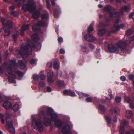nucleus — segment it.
<instances>
[{
    "instance_id": "1",
    "label": "nucleus",
    "mask_w": 134,
    "mask_h": 134,
    "mask_svg": "<svg viewBox=\"0 0 134 134\" xmlns=\"http://www.w3.org/2000/svg\"><path fill=\"white\" fill-rule=\"evenodd\" d=\"M16 61L15 59L10 60L9 63H3V66L5 69H7V71L9 74V77L8 78V80L9 82L11 83H16V81L13 79L16 78L17 75L20 78H21L24 74L21 72L18 71L14 72L12 71V67L13 66L14 69H16L18 67V65L15 63Z\"/></svg>"
},
{
    "instance_id": "2",
    "label": "nucleus",
    "mask_w": 134,
    "mask_h": 134,
    "mask_svg": "<svg viewBox=\"0 0 134 134\" xmlns=\"http://www.w3.org/2000/svg\"><path fill=\"white\" fill-rule=\"evenodd\" d=\"M134 40V35L129 41L127 40L125 42H123L122 41H121L116 44V46L112 44H109L108 46V49L110 52L112 53L124 52L126 45L130 44L131 41Z\"/></svg>"
},
{
    "instance_id": "3",
    "label": "nucleus",
    "mask_w": 134,
    "mask_h": 134,
    "mask_svg": "<svg viewBox=\"0 0 134 134\" xmlns=\"http://www.w3.org/2000/svg\"><path fill=\"white\" fill-rule=\"evenodd\" d=\"M41 47V44L39 43H38L36 46L32 47L27 43H23L21 46L20 50H16V53L14 54L15 55L20 54L24 57H27L28 55L32 54L31 50L32 48H35L38 51L40 49Z\"/></svg>"
},
{
    "instance_id": "4",
    "label": "nucleus",
    "mask_w": 134,
    "mask_h": 134,
    "mask_svg": "<svg viewBox=\"0 0 134 134\" xmlns=\"http://www.w3.org/2000/svg\"><path fill=\"white\" fill-rule=\"evenodd\" d=\"M36 5L32 0L29 1L27 3L24 4L22 8L24 11H29L32 13L33 14V17L34 18L36 19L39 17L40 14V11L36 10Z\"/></svg>"
},
{
    "instance_id": "5",
    "label": "nucleus",
    "mask_w": 134,
    "mask_h": 134,
    "mask_svg": "<svg viewBox=\"0 0 134 134\" xmlns=\"http://www.w3.org/2000/svg\"><path fill=\"white\" fill-rule=\"evenodd\" d=\"M39 116L41 118L42 116L47 115L51 117L53 121H54L57 119L58 115L54 112L53 109L50 107H47L43 110H40Z\"/></svg>"
},
{
    "instance_id": "6",
    "label": "nucleus",
    "mask_w": 134,
    "mask_h": 134,
    "mask_svg": "<svg viewBox=\"0 0 134 134\" xmlns=\"http://www.w3.org/2000/svg\"><path fill=\"white\" fill-rule=\"evenodd\" d=\"M32 126L36 130L42 131L43 129L41 121L40 119H37V115H32L31 116Z\"/></svg>"
},
{
    "instance_id": "7",
    "label": "nucleus",
    "mask_w": 134,
    "mask_h": 134,
    "mask_svg": "<svg viewBox=\"0 0 134 134\" xmlns=\"http://www.w3.org/2000/svg\"><path fill=\"white\" fill-rule=\"evenodd\" d=\"M1 21L5 28V35H9L10 34V29L12 26V23L10 20L6 21L3 18L1 19Z\"/></svg>"
},
{
    "instance_id": "8",
    "label": "nucleus",
    "mask_w": 134,
    "mask_h": 134,
    "mask_svg": "<svg viewBox=\"0 0 134 134\" xmlns=\"http://www.w3.org/2000/svg\"><path fill=\"white\" fill-rule=\"evenodd\" d=\"M104 9L109 13L110 16L111 17H118L120 15L119 13L116 12L114 8L111 6H105L104 7Z\"/></svg>"
},
{
    "instance_id": "9",
    "label": "nucleus",
    "mask_w": 134,
    "mask_h": 134,
    "mask_svg": "<svg viewBox=\"0 0 134 134\" xmlns=\"http://www.w3.org/2000/svg\"><path fill=\"white\" fill-rule=\"evenodd\" d=\"M6 121L7 125L8 128V130L10 132L13 133L15 132V130L13 127V122L12 118L9 117H7L6 118Z\"/></svg>"
},
{
    "instance_id": "10",
    "label": "nucleus",
    "mask_w": 134,
    "mask_h": 134,
    "mask_svg": "<svg viewBox=\"0 0 134 134\" xmlns=\"http://www.w3.org/2000/svg\"><path fill=\"white\" fill-rule=\"evenodd\" d=\"M120 110L118 107L114 108L110 111V113L112 116L113 117V121L115 122L117 121V120L116 116L119 114Z\"/></svg>"
},
{
    "instance_id": "11",
    "label": "nucleus",
    "mask_w": 134,
    "mask_h": 134,
    "mask_svg": "<svg viewBox=\"0 0 134 134\" xmlns=\"http://www.w3.org/2000/svg\"><path fill=\"white\" fill-rule=\"evenodd\" d=\"M47 23L42 21H39L37 24H34L32 26V29L35 31H39V28L41 27L47 25Z\"/></svg>"
},
{
    "instance_id": "12",
    "label": "nucleus",
    "mask_w": 134,
    "mask_h": 134,
    "mask_svg": "<svg viewBox=\"0 0 134 134\" xmlns=\"http://www.w3.org/2000/svg\"><path fill=\"white\" fill-rule=\"evenodd\" d=\"M43 108V107H42L39 110V115H38V116L40 118H41L39 116V115L40 114H39V110H43L44 109H42ZM42 116V117L41 118H42L43 116ZM44 116H45L43 118V123L44 125H45L46 126H48L50 125L51 124V119L49 118L47 116H48L47 115H44Z\"/></svg>"
},
{
    "instance_id": "13",
    "label": "nucleus",
    "mask_w": 134,
    "mask_h": 134,
    "mask_svg": "<svg viewBox=\"0 0 134 134\" xmlns=\"http://www.w3.org/2000/svg\"><path fill=\"white\" fill-rule=\"evenodd\" d=\"M72 127V125H69V123L66 124L62 128V133L63 134H72L70 130V127Z\"/></svg>"
},
{
    "instance_id": "14",
    "label": "nucleus",
    "mask_w": 134,
    "mask_h": 134,
    "mask_svg": "<svg viewBox=\"0 0 134 134\" xmlns=\"http://www.w3.org/2000/svg\"><path fill=\"white\" fill-rule=\"evenodd\" d=\"M120 21V19L119 18H118L115 21L114 25V27L117 31L119 30L120 28L123 29L125 27V24L123 23L121 24L120 26L118 25V23Z\"/></svg>"
},
{
    "instance_id": "15",
    "label": "nucleus",
    "mask_w": 134,
    "mask_h": 134,
    "mask_svg": "<svg viewBox=\"0 0 134 134\" xmlns=\"http://www.w3.org/2000/svg\"><path fill=\"white\" fill-rule=\"evenodd\" d=\"M129 124V122L125 119H123L121 121L120 126V131L122 132L124 131V126L127 125Z\"/></svg>"
},
{
    "instance_id": "16",
    "label": "nucleus",
    "mask_w": 134,
    "mask_h": 134,
    "mask_svg": "<svg viewBox=\"0 0 134 134\" xmlns=\"http://www.w3.org/2000/svg\"><path fill=\"white\" fill-rule=\"evenodd\" d=\"M53 73L50 71L48 73L47 75L48 82L49 84H51L54 81V80L53 78Z\"/></svg>"
},
{
    "instance_id": "17",
    "label": "nucleus",
    "mask_w": 134,
    "mask_h": 134,
    "mask_svg": "<svg viewBox=\"0 0 134 134\" xmlns=\"http://www.w3.org/2000/svg\"><path fill=\"white\" fill-rule=\"evenodd\" d=\"M2 106L5 109H8L11 108L12 104L11 103L8 101H6L3 103Z\"/></svg>"
},
{
    "instance_id": "18",
    "label": "nucleus",
    "mask_w": 134,
    "mask_h": 134,
    "mask_svg": "<svg viewBox=\"0 0 134 134\" xmlns=\"http://www.w3.org/2000/svg\"><path fill=\"white\" fill-rule=\"evenodd\" d=\"M63 93L65 95L71 96H75V93L72 92L70 90H65L63 91Z\"/></svg>"
},
{
    "instance_id": "19",
    "label": "nucleus",
    "mask_w": 134,
    "mask_h": 134,
    "mask_svg": "<svg viewBox=\"0 0 134 134\" xmlns=\"http://www.w3.org/2000/svg\"><path fill=\"white\" fill-rule=\"evenodd\" d=\"M81 51L82 52L86 53H88L89 52V49L85 44H82L81 46Z\"/></svg>"
},
{
    "instance_id": "20",
    "label": "nucleus",
    "mask_w": 134,
    "mask_h": 134,
    "mask_svg": "<svg viewBox=\"0 0 134 134\" xmlns=\"http://www.w3.org/2000/svg\"><path fill=\"white\" fill-rule=\"evenodd\" d=\"M133 115L132 112L130 110H127L126 111L125 116L128 119L131 118Z\"/></svg>"
},
{
    "instance_id": "21",
    "label": "nucleus",
    "mask_w": 134,
    "mask_h": 134,
    "mask_svg": "<svg viewBox=\"0 0 134 134\" xmlns=\"http://www.w3.org/2000/svg\"><path fill=\"white\" fill-rule=\"evenodd\" d=\"M60 62L59 61H55L54 62L53 67L56 69H58L60 68Z\"/></svg>"
},
{
    "instance_id": "22",
    "label": "nucleus",
    "mask_w": 134,
    "mask_h": 134,
    "mask_svg": "<svg viewBox=\"0 0 134 134\" xmlns=\"http://www.w3.org/2000/svg\"><path fill=\"white\" fill-rule=\"evenodd\" d=\"M18 66L21 69H24L26 67V65L25 63L22 60H19L18 62Z\"/></svg>"
},
{
    "instance_id": "23",
    "label": "nucleus",
    "mask_w": 134,
    "mask_h": 134,
    "mask_svg": "<svg viewBox=\"0 0 134 134\" xmlns=\"http://www.w3.org/2000/svg\"><path fill=\"white\" fill-rule=\"evenodd\" d=\"M54 121L55 125L57 127H59L62 125V121L60 119H57Z\"/></svg>"
},
{
    "instance_id": "24",
    "label": "nucleus",
    "mask_w": 134,
    "mask_h": 134,
    "mask_svg": "<svg viewBox=\"0 0 134 134\" xmlns=\"http://www.w3.org/2000/svg\"><path fill=\"white\" fill-rule=\"evenodd\" d=\"M112 117V116L111 114H110V116H107L105 117V119L109 126H110V124L111 123V118Z\"/></svg>"
},
{
    "instance_id": "25",
    "label": "nucleus",
    "mask_w": 134,
    "mask_h": 134,
    "mask_svg": "<svg viewBox=\"0 0 134 134\" xmlns=\"http://www.w3.org/2000/svg\"><path fill=\"white\" fill-rule=\"evenodd\" d=\"M19 34V31H16L13 35L12 37L14 41L15 42L16 41V39L18 37Z\"/></svg>"
},
{
    "instance_id": "26",
    "label": "nucleus",
    "mask_w": 134,
    "mask_h": 134,
    "mask_svg": "<svg viewBox=\"0 0 134 134\" xmlns=\"http://www.w3.org/2000/svg\"><path fill=\"white\" fill-rule=\"evenodd\" d=\"M31 38L33 41L36 42L39 40V38L36 34H35L31 36Z\"/></svg>"
},
{
    "instance_id": "27",
    "label": "nucleus",
    "mask_w": 134,
    "mask_h": 134,
    "mask_svg": "<svg viewBox=\"0 0 134 134\" xmlns=\"http://www.w3.org/2000/svg\"><path fill=\"white\" fill-rule=\"evenodd\" d=\"M130 9V6L129 5H126L121 8L122 11L124 10L127 12L129 11Z\"/></svg>"
},
{
    "instance_id": "28",
    "label": "nucleus",
    "mask_w": 134,
    "mask_h": 134,
    "mask_svg": "<svg viewBox=\"0 0 134 134\" xmlns=\"http://www.w3.org/2000/svg\"><path fill=\"white\" fill-rule=\"evenodd\" d=\"M106 31L104 29H100L98 31V34L99 36H102L104 34Z\"/></svg>"
},
{
    "instance_id": "29",
    "label": "nucleus",
    "mask_w": 134,
    "mask_h": 134,
    "mask_svg": "<svg viewBox=\"0 0 134 134\" xmlns=\"http://www.w3.org/2000/svg\"><path fill=\"white\" fill-rule=\"evenodd\" d=\"M89 34H85L84 36L85 39L87 41L90 42H92L93 41V39L90 38Z\"/></svg>"
},
{
    "instance_id": "30",
    "label": "nucleus",
    "mask_w": 134,
    "mask_h": 134,
    "mask_svg": "<svg viewBox=\"0 0 134 134\" xmlns=\"http://www.w3.org/2000/svg\"><path fill=\"white\" fill-rule=\"evenodd\" d=\"M11 108L14 111H16L19 109V107L18 104H14Z\"/></svg>"
},
{
    "instance_id": "31",
    "label": "nucleus",
    "mask_w": 134,
    "mask_h": 134,
    "mask_svg": "<svg viewBox=\"0 0 134 134\" xmlns=\"http://www.w3.org/2000/svg\"><path fill=\"white\" fill-rule=\"evenodd\" d=\"M124 101L131 104L132 102L130 98L129 97L125 96L124 98Z\"/></svg>"
},
{
    "instance_id": "32",
    "label": "nucleus",
    "mask_w": 134,
    "mask_h": 134,
    "mask_svg": "<svg viewBox=\"0 0 134 134\" xmlns=\"http://www.w3.org/2000/svg\"><path fill=\"white\" fill-rule=\"evenodd\" d=\"M57 83L58 86H63L65 84L64 81L60 80H58L57 82Z\"/></svg>"
},
{
    "instance_id": "33",
    "label": "nucleus",
    "mask_w": 134,
    "mask_h": 134,
    "mask_svg": "<svg viewBox=\"0 0 134 134\" xmlns=\"http://www.w3.org/2000/svg\"><path fill=\"white\" fill-rule=\"evenodd\" d=\"M121 100V98L120 97L117 96L115 98V101L117 103H120Z\"/></svg>"
},
{
    "instance_id": "34",
    "label": "nucleus",
    "mask_w": 134,
    "mask_h": 134,
    "mask_svg": "<svg viewBox=\"0 0 134 134\" xmlns=\"http://www.w3.org/2000/svg\"><path fill=\"white\" fill-rule=\"evenodd\" d=\"M94 29L93 26L91 25H90L89 26L88 29V32L89 33H90L93 31Z\"/></svg>"
},
{
    "instance_id": "35",
    "label": "nucleus",
    "mask_w": 134,
    "mask_h": 134,
    "mask_svg": "<svg viewBox=\"0 0 134 134\" xmlns=\"http://www.w3.org/2000/svg\"><path fill=\"white\" fill-rule=\"evenodd\" d=\"M41 16L42 19H47L48 17V13H47L42 15Z\"/></svg>"
},
{
    "instance_id": "36",
    "label": "nucleus",
    "mask_w": 134,
    "mask_h": 134,
    "mask_svg": "<svg viewBox=\"0 0 134 134\" xmlns=\"http://www.w3.org/2000/svg\"><path fill=\"white\" fill-rule=\"evenodd\" d=\"M37 60H36L34 59H31L30 61V63L31 64L33 65H35L36 64V62Z\"/></svg>"
},
{
    "instance_id": "37",
    "label": "nucleus",
    "mask_w": 134,
    "mask_h": 134,
    "mask_svg": "<svg viewBox=\"0 0 134 134\" xmlns=\"http://www.w3.org/2000/svg\"><path fill=\"white\" fill-rule=\"evenodd\" d=\"M39 85L40 87H44L45 86V84L44 82L40 81L39 83Z\"/></svg>"
},
{
    "instance_id": "38",
    "label": "nucleus",
    "mask_w": 134,
    "mask_h": 134,
    "mask_svg": "<svg viewBox=\"0 0 134 134\" xmlns=\"http://www.w3.org/2000/svg\"><path fill=\"white\" fill-rule=\"evenodd\" d=\"M29 25L28 24H24L22 27V29L24 30H27L28 28Z\"/></svg>"
},
{
    "instance_id": "39",
    "label": "nucleus",
    "mask_w": 134,
    "mask_h": 134,
    "mask_svg": "<svg viewBox=\"0 0 134 134\" xmlns=\"http://www.w3.org/2000/svg\"><path fill=\"white\" fill-rule=\"evenodd\" d=\"M33 78L35 80H38L39 79V75L37 74H35L33 75Z\"/></svg>"
},
{
    "instance_id": "40",
    "label": "nucleus",
    "mask_w": 134,
    "mask_h": 134,
    "mask_svg": "<svg viewBox=\"0 0 134 134\" xmlns=\"http://www.w3.org/2000/svg\"><path fill=\"white\" fill-rule=\"evenodd\" d=\"M15 2H17L18 0H14ZM26 0H19V4H18V5L19 6H20V5L22 4Z\"/></svg>"
},
{
    "instance_id": "41",
    "label": "nucleus",
    "mask_w": 134,
    "mask_h": 134,
    "mask_svg": "<svg viewBox=\"0 0 134 134\" xmlns=\"http://www.w3.org/2000/svg\"><path fill=\"white\" fill-rule=\"evenodd\" d=\"M78 94L80 96H81L82 97H87L88 96V95L87 94H86L83 93H82L81 92H79L78 93Z\"/></svg>"
},
{
    "instance_id": "42",
    "label": "nucleus",
    "mask_w": 134,
    "mask_h": 134,
    "mask_svg": "<svg viewBox=\"0 0 134 134\" xmlns=\"http://www.w3.org/2000/svg\"><path fill=\"white\" fill-rule=\"evenodd\" d=\"M99 108L100 110L103 112H104L106 110L105 108L101 105H99Z\"/></svg>"
},
{
    "instance_id": "43",
    "label": "nucleus",
    "mask_w": 134,
    "mask_h": 134,
    "mask_svg": "<svg viewBox=\"0 0 134 134\" xmlns=\"http://www.w3.org/2000/svg\"><path fill=\"white\" fill-rule=\"evenodd\" d=\"M92 98L91 97H87L86 99V100L87 102H91L92 101Z\"/></svg>"
},
{
    "instance_id": "44",
    "label": "nucleus",
    "mask_w": 134,
    "mask_h": 134,
    "mask_svg": "<svg viewBox=\"0 0 134 134\" xmlns=\"http://www.w3.org/2000/svg\"><path fill=\"white\" fill-rule=\"evenodd\" d=\"M89 37H90V38H91V39H93V41H92V42L96 40V38L93 35H91L89 34Z\"/></svg>"
},
{
    "instance_id": "45",
    "label": "nucleus",
    "mask_w": 134,
    "mask_h": 134,
    "mask_svg": "<svg viewBox=\"0 0 134 134\" xmlns=\"http://www.w3.org/2000/svg\"><path fill=\"white\" fill-rule=\"evenodd\" d=\"M46 91L47 92H51L52 91L51 88L49 86H47L46 88Z\"/></svg>"
},
{
    "instance_id": "46",
    "label": "nucleus",
    "mask_w": 134,
    "mask_h": 134,
    "mask_svg": "<svg viewBox=\"0 0 134 134\" xmlns=\"http://www.w3.org/2000/svg\"><path fill=\"white\" fill-rule=\"evenodd\" d=\"M132 30L129 29L127 30L126 32V34L128 35H130L132 33Z\"/></svg>"
},
{
    "instance_id": "47",
    "label": "nucleus",
    "mask_w": 134,
    "mask_h": 134,
    "mask_svg": "<svg viewBox=\"0 0 134 134\" xmlns=\"http://www.w3.org/2000/svg\"><path fill=\"white\" fill-rule=\"evenodd\" d=\"M88 46L90 49H93L95 48L94 46L91 43L89 44Z\"/></svg>"
},
{
    "instance_id": "48",
    "label": "nucleus",
    "mask_w": 134,
    "mask_h": 134,
    "mask_svg": "<svg viewBox=\"0 0 134 134\" xmlns=\"http://www.w3.org/2000/svg\"><path fill=\"white\" fill-rule=\"evenodd\" d=\"M40 78L42 80H44L46 78V76L43 74L41 75L40 76Z\"/></svg>"
},
{
    "instance_id": "49",
    "label": "nucleus",
    "mask_w": 134,
    "mask_h": 134,
    "mask_svg": "<svg viewBox=\"0 0 134 134\" xmlns=\"http://www.w3.org/2000/svg\"><path fill=\"white\" fill-rule=\"evenodd\" d=\"M46 2L47 4V7L48 9H49L50 7L49 2L47 0L46 1Z\"/></svg>"
},
{
    "instance_id": "50",
    "label": "nucleus",
    "mask_w": 134,
    "mask_h": 134,
    "mask_svg": "<svg viewBox=\"0 0 134 134\" xmlns=\"http://www.w3.org/2000/svg\"><path fill=\"white\" fill-rule=\"evenodd\" d=\"M126 134H134V130H132L127 132Z\"/></svg>"
},
{
    "instance_id": "51",
    "label": "nucleus",
    "mask_w": 134,
    "mask_h": 134,
    "mask_svg": "<svg viewBox=\"0 0 134 134\" xmlns=\"http://www.w3.org/2000/svg\"><path fill=\"white\" fill-rule=\"evenodd\" d=\"M12 13L15 16H16L18 15V12L16 11L13 12Z\"/></svg>"
},
{
    "instance_id": "52",
    "label": "nucleus",
    "mask_w": 134,
    "mask_h": 134,
    "mask_svg": "<svg viewBox=\"0 0 134 134\" xmlns=\"http://www.w3.org/2000/svg\"><path fill=\"white\" fill-rule=\"evenodd\" d=\"M128 77L129 79L132 80L134 77V76L132 74H130L128 75Z\"/></svg>"
},
{
    "instance_id": "53",
    "label": "nucleus",
    "mask_w": 134,
    "mask_h": 134,
    "mask_svg": "<svg viewBox=\"0 0 134 134\" xmlns=\"http://www.w3.org/2000/svg\"><path fill=\"white\" fill-rule=\"evenodd\" d=\"M109 95L110 97L112 99L113 98L114 96H113L111 94V90H109Z\"/></svg>"
},
{
    "instance_id": "54",
    "label": "nucleus",
    "mask_w": 134,
    "mask_h": 134,
    "mask_svg": "<svg viewBox=\"0 0 134 134\" xmlns=\"http://www.w3.org/2000/svg\"><path fill=\"white\" fill-rule=\"evenodd\" d=\"M123 81H124L126 80V78L124 76H122L120 78Z\"/></svg>"
},
{
    "instance_id": "55",
    "label": "nucleus",
    "mask_w": 134,
    "mask_h": 134,
    "mask_svg": "<svg viewBox=\"0 0 134 134\" xmlns=\"http://www.w3.org/2000/svg\"><path fill=\"white\" fill-rule=\"evenodd\" d=\"M60 52L62 54H64L65 53V51L63 49H61L60 50Z\"/></svg>"
},
{
    "instance_id": "56",
    "label": "nucleus",
    "mask_w": 134,
    "mask_h": 134,
    "mask_svg": "<svg viewBox=\"0 0 134 134\" xmlns=\"http://www.w3.org/2000/svg\"><path fill=\"white\" fill-rule=\"evenodd\" d=\"M47 65L49 67H51L52 66V62H49L47 63Z\"/></svg>"
},
{
    "instance_id": "57",
    "label": "nucleus",
    "mask_w": 134,
    "mask_h": 134,
    "mask_svg": "<svg viewBox=\"0 0 134 134\" xmlns=\"http://www.w3.org/2000/svg\"><path fill=\"white\" fill-rule=\"evenodd\" d=\"M25 31L22 29H21V35L22 36H23L24 35Z\"/></svg>"
},
{
    "instance_id": "58",
    "label": "nucleus",
    "mask_w": 134,
    "mask_h": 134,
    "mask_svg": "<svg viewBox=\"0 0 134 134\" xmlns=\"http://www.w3.org/2000/svg\"><path fill=\"white\" fill-rule=\"evenodd\" d=\"M58 41L59 42H63V40L62 38L59 37L58 39Z\"/></svg>"
},
{
    "instance_id": "59",
    "label": "nucleus",
    "mask_w": 134,
    "mask_h": 134,
    "mask_svg": "<svg viewBox=\"0 0 134 134\" xmlns=\"http://www.w3.org/2000/svg\"><path fill=\"white\" fill-rule=\"evenodd\" d=\"M4 72V70L2 68L1 66H0V73H2Z\"/></svg>"
},
{
    "instance_id": "60",
    "label": "nucleus",
    "mask_w": 134,
    "mask_h": 134,
    "mask_svg": "<svg viewBox=\"0 0 134 134\" xmlns=\"http://www.w3.org/2000/svg\"><path fill=\"white\" fill-rule=\"evenodd\" d=\"M5 116V115L4 114H2L0 113V118H2Z\"/></svg>"
},
{
    "instance_id": "61",
    "label": "nucleus",
    "mask_w": 134,
    "mask_h": 134,
    "mask_svg": "<svg viewBox=\"0 0 134 134\" xmlns=\"http://www.w3.org/2000/svg\"><path fill=\"white\" fill-rule=\"evenodd\" d=\"M1 121L2 123V124H4L5 123V120L3 118L1 119Z\"/></svg>"
},
{
    "instance_id": "62",
    "label": "nucleus",
    "mask_w": 134,
    "mask_h": 134,
    "mask_svg": "<svg viewBox=\"0 0 134 134\" xmlns=\"http://www.w3.org/2000/svg\"><path fill=\"white\" fill-rule=\"evenodd\" d=\"M100 51V49L99 48H97V50H96V53H99Z\"/></svg>"
},
{
    "instance_id": "63",
    "label": "nucleus",
    "mask_w": 134,
    "mask_h": 134,
    "mask_svg": "<svg viewBox=\"0 0 134 134\" xmlns=\"http://www.w3.org/2000/svg\"><path fill=\"white\" fill-rule=\"evenodd\" d=\"M51 2L52 5H54L55 4V3L53 0H51Z\"/></svg>"
},
{
    "instance_id": "64",
    "label": "nucleus",
    "mask_w": 134,
    "mask_h": 134,
    "mask_svg": "<svg viewBox=\"0 0 134 134\" xmlns=\"http://www.w3.org/2000/svg\"><path fill=\"white\" fill-rule=\"evenodd\" d=\"M132 103V102L131 104H130V107L131 108H134L133 105L131 104Z\"/></svg>"
}]
</instances>
